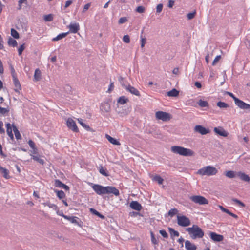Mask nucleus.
Instances as JSON below:
<instances>
[{"instance_id":"1","label":"nucleus","mask_w":250,"mask_h":250,"mask_svg":"<svg viewBox=\"0 0 250 250\" xmlns=\"http://www.w3.org/2000/svg\"><path fill=\"white\" fill-rule=\"evenodd\" d=\"M91 185L92 189L98 195L112 194L116 196H118L120 195L119 190L114 187H103L99 184H91Z\"/></svg>"},{"instance_id":"2","label":"nucleus","mask_w":250,"mask_h":250,"mask_svg":"<svg viewBox=\"0 0 250 250\" xmlns=\"http://www.w3.org/2000/svg\"><path fill=\"white\" fill-rule=\"evenodd\" d=\"M186 230L192 239H201L204 236L203 230L197 225H193L192 227L187 228Z\"/></svg>"},{"instance_id":"3","label":"nucleus","mask_w":250,"mask_h":250,"mask_svg":"<svg viewBox=\"0 0 250 250\" xmlns=\"http://www.w3.org/2000/svg\"><path fill=\"white\" fill-rule=\"evenodd\" d=\"M171 150L174 153L184 156H190L194 154L193 151L191 149L180 146H173L171 147Z\"/></svg>"},{"instance_id":"4","label":"nucleus","mask_w":250,"mask_h":250,"mask_svg":"<svg viewBox=\"0 0 250 250\" xmlns=\"http://www.w3.org/2000/svg\"><path fill=\"white\" fill-rule=\"evenodd\" d=\"M217 172L218 170L215 167L208 166L199 169L197 173L202 176L207 175L209 176L215 175Z\"/></svg>"},{"instance_id":"5","label":"nucleus","mask_w":250,"mask_h":250,"mask_svg":"<svg viewBox=\"0 0 250 250\" xmlns=\"http://www.w3.org/2000/svg\"><path fill=\"white\" fill-rule=\"evenodd\" d=\"M226 94L232 97L234 101L235 104L242 109H250V104H249L236 97L234 94L230 92H226Z\"/></svg>"},{"instance_id":"6","label":"nucleus","mask_w":250,"mask_h":250,"mask_svg":"<svg viewBox=\"0 0 250 250\" xmlns=\"http://www.w3.org/2000/svg\"><path fill=\"white\" fill-rule=\"evenodd\" d=\"M190 200L194 203L200 205L208 204V201L204 197L200 195H193L189 197Z\"/></svg>"},{"instance_id":"7","label":"nucleus","mask_w":250,"mask_h":250,"mask_svg":"<svg viewBox=\"0 0 250 250\" xmlns=\"http://www.w3.org/2000/svg\"><path fill=\"white\" fill-rule=\"evenodd\" d=\"M177 220L178 225L182 227H188L191 223L190 219L185 215H178Z\"/></svg>"},{"instance_id":"8","label":"nucleus","mask_w":250,"mask_h":250,"mask_svg":"<svg viewBox=\"0 0 250 250\" xmlns=\"http://www.w3.org/2000/svg\"><path fill=\"white\" fill-rule=\"evenodd\" d=\"M155 116L157 119L164 122L169 121L171 119V116L169 113L163 111L156 112Z\"/></svg>"},{"instance_id":"9","label":"nucleus","mask_w":250,"mask_h":250,"mask_svg":"<svg viewBox=\"0 0 250 250\" xmlns=\"http://www.w3.org/2000/svg\"><path fill=\"white\" fill-rule=\"evenodd\" d=\"M67 126L74 132H79V129L76 125L75 122L71 118H68L66 120Z\"/></svg>"},{"instance_id":"10","label":"nucleus","mask_w":250,"mask_h":250,"mask_svg":"<svg viewBox=\"0 0 250 250\" xmlns=\"http://www.w3.org/2000/svg\"><path fill=\"white\" fill-rule=\"evenodd\" d=\"M67 27L69 28V33H76L80 30V25L78 23H71Z\"/></svg>"},{"instance_id":"11","label":"nucleus","mask_w":250,"mask_h":250,"mask_svg":"<svg viewBox=\"0 0 250 250\" xmlns=\"http://www.w3.org/2000/svg\"><path fill=\"white\" fill-rule=\"evenodd\" d=\"M194 131L200 133L202 135L207 134L210 132L208 129L206 128L201 125H196L194 127Z\"/></svg>"},{"instance_id":"12","label":"nucleus","mask_w":250,"mask_h":250,"mask_svg":"<svg viewBox=\"0 0 250 250\" xmlns=\"http://www.w3.org/2000/svg\"><path fill=\"white\" fill-rule=\"evenodd\" d=\"M209 235L210 238L215 242H220L222 241L224 239L223 235L218 234L214 232H209Z\"/></svg>"},{"instance_id":"13","label":"nucleus","mask_w":250,"mask_h":250,"mask_svg":"<svg viewBox=\"0 0 250 250\" xmlns=\"http://www.w3.org/2000/svg\"><path fill=\"white\" fill-rule=\"evenodd\" d=\"M123 86H124V87L125 88V89L127 91L129 92L131 94L135 95L136 96H140V92L136 88L134 87L133 86H132L130 85H128L127 86H125V85H123Z\"/></svg>"},{"instance_id":"14","label":"nucleus","mask_w":250,"mask_h":250,"mask_svg":"<svg viewBox=\"0 0 250 250\" xmlns=\"http://www.w3.org/2000/svg\"><path fill=\"white\" fill-rule=\"evenodd\" d=\"M130 207L131 208L133 209L137 210V211H140L142 208V207L141 205L138 203L137 201H133L130 203Z\"/></svg>"},{"instance_id":"15","label":"nucleus","mask_w":250,"mask_h":250,"mask_svg":"<svg viewBox=\"0 0 250 250\" xmlns=\"http://www.w3.org/2000/svg\"><path fill=\"white\" fill-rule=\"evenodd\" d=\"M14 84L15 86L14 90L16 92L20 93V91L21 90V86L17 77L13 79Z\"/></svg>"},{"instance_id":"16","label":"nucleus","mask_w":250,"mask_h":250,"mask_svg":"<svg viewBox=\"0 0 250 250\" xmlns=\"http://www.w3.org/2000/svg\"><path fill=\"white\" fill-rule=\"evenodd\" d=\"M185 248L186 250H196L197 246L193 243H192L189 240H186L185 242Z\"/></svg>"},{"instance_id":"17","label":"nucleus","mask_w":250,"mask_h":250,"mask_svg":"<svg viewBox=\"0 0 250 250\" xmlns=\"http://www.w3.org/2000/svg\"><path fill=\"white\" fill-rule=\"evenodd\" d=\"M13 125H11L10 123H7L6 124V132L8 135V136L11 138V139H14V135L12 133L13 130Z\"/></svg>"},{"instance_id":"18","label":"nucleus","mask_w":250,"mask_h":250,"mask_svg":"<svg viewBox=\"0 0 250 250\" xmlns=\"http://www.w3.org/2000/svg\"><path fill=\"white\" fill-rule=\"evenodd\" d=\"M105 138L108 140V141L113 145L120 146L121 145V143L120 142L116 139L112 137L108 134L105 135Z\"/></svg>"},{"instance_id":"19","label":"nucleus","mask_w":250,"mask_h":250,"mask_svg":"<svg viewBox=\"0 0 250 250\" xmlns=\"http://www.w3.org/2000/svg\"><path fill=\"white\" fill-rule=\"evenodd\" d=\"M218 207L223 212L229 214V215L231 216L232 217H233V218H234L235 219L238 218V216L236 214H235L231 212L229 209L225 208L222 206L219 205Z\"/></svg>"},{"instance_id":"20","label":"nucleus","mask_w":250,"mask_h":250,"mask_svg":"<svg viewBox=\"0 0 250 250\" xmlns=\"http://www.w3.org/2000/svg\"><path fill=\"white\" fill-rule=\"evenodd\" d=\"M214 131L215 133H216L217 134H218L222 136L226 137L227 136V132L222 128H219L215 127L214 128Z\"/></svg>"},{"instance_id":"21","label":"nucleus","mask_w":250,"mask_h":250,"mask_svg":"<svg viewBox=\"0 0 250 250\" xmlns=\"http://www.w3.org/2000/svg\"><path fill=\"white\" fill-rule=\"evenodd\" d=\"M0 172L2 174L4 178L8 179L10 178L9 171L7 169L2 167L0 170Z\"/></svg>"},{"instance_id":"22","label":"nucleus","mask_w":250,"mask_h":250,"mask_svg":"<svg viewBox=\"0 0 250 250\" xmlns=\"http://www.w3.org/2000/svg\"><path fill=\"white\" fill-rule=\"evenodd\" d=\"M41 79V72L39 69H36L35 71L34 75V80L35 81H39Z\"/></svg>"},{"instance_id":"23","label":"nucleus","mask_w":250,"mask_h":250,"mask_svg":"<svg viewBox=\"0 0 250 250\" xmlns=\"http://www.w3.org/2000/svg\"><path fill=\"white\" fill-rule=\"evenodd\" d=\"M30 156H31L32 158L35 161L39 163L40 164L42 165H43L44 163V161L43 159H41L40 158V156L38 154L37 155L30 154Z\"/></svg>"},{"instance_id":"24","label":"nucleus","mask_w":250,"mask_h":250,"mask_svg":"<svg viewBox=\"0 0 250 250\" xmlns=\"http://www.w3.org/2000/svg\"><path fill=\"white\" fill-rule=\"evenodd\" d=\"M12 126H13V130L14 132L16 139L17 140L21 139V135L19 131L18 130V128H17V127L16 126H15L13 125Z\"/></svg>"},{"instance_id":"25","label":"nucleus","mask_w":250,"mask_h":250,"mask_svg":"<svg viewBox=\"0 0 250 250\" xmlns=\"http://www.w3.org/2000/svg\"><path fill=\"white\" fill-rule=\"evenodd\" d=\"M238 175L240 177V179L243 181L249 182L250 180L249 176L244 173L240 172L239 173Z\"/></svg>"},{"instance_id":"26","label":"nucleus","mask_w":250,"mask_h":250,"mask_svg":"<svg viewBox=\"0 0 250 250\" xmlns=\"http://www.w3.org/2000/svg\"><path fill=\"white\" fill-rule=\"evenodd\" d=\"M167 94L169 97H176L179 95V91L174 88L168 91Z\"/></svg>"},{"instance_id":"27","label":"nucleus","mask_w":250,"mask_h":250,"mask_svg":"<svg viewBox=\"0 0 250 250\" xmlns=\"http://www.w3.org/2000/svg\"><path fill=\"white\" fill-rule=\"evenodd\" d=\"M152 180L154 181L157 182L159 185L162 184L164 181V179L159 175L153 176Z\"/></svg>"},{"instance_id":"28","label":"nucleus","mask_w":250,"mask_h":250,"mask_svg":"<svg viewBox=\"0 0 250 250\" xmlns=\"http://www.w3.org/2000/svg\"><path fill=\"white\" fill-rule=\"evenodd\" d=\"M68 33H69V32L62 33L58 35H57L56 37L54 38L53 39L52 41H59V40L62 39L63 38L65 37Z\"/></svg>"},{"instance_id":"29","label":"nucleus","mask_w":250,"mask_h":250,"mask_svg":"<svg viewBox=\"0 0 250 250\" xmlns=\"http://www.w3.org/2000/svg\"><path fill=\"white\" fill-rule=\"evenodd\" d=\"M99 170V172L102 175L105 176H109V174L106 171V169L104 168L102 166H100Z\"/></svg>"},{"instance_id":"30","label":"nucleus","mask_w":250,"mask_h":250,"mask_svg":"<svg viewBox=\"0 0 250 250\" xmlns=\"http://www.w3.org/2000/svg\"><path fill=\"white\" fill-rule=\"evenodd\" d=\"M57 196L60 199H63L65 198V194L62 190L56 191Z\"/></svg>"},{"instance_id":"31","label":"nucleus","mask_w":250,"mask_h":250,"mask_svg":"<svg viewBox=\"0 0 250 250\" xmlns=\"http://www.w3.org/2000/svg\"><path fill=\"white\" fill-rule=\"evenodd\" d=\"M128 98H126L125 96H121L118 99V102L121 104H124L128 102Z\"/></svg>"},{"instance_id":"32","label":"nucleus","mask_w":250,"mask_h":250,"mask_svg":"<svg viewBox=\"0 0 250 250\" xmlns=\"http://www.w3.org/2000/svg\"><path fill=\"white\" fill-rule=\"evenodd\" d=\"M101 109L102 111L108 112L110 109V106L109 104L107 103L102 104V105H101Z\"/></svg>"},{"instance_id":"33","label":"nucleus","mask_w":250,"mask_h":250,"mask_svg":"<svg viewBox=\"0 0 250 250\" xmlns=\"http://www.w3.org/2000/svg\"><path fill=\"white\" fill-rule=\"evenodd\" d=\"M199 105L201 107H206L208 106V103L206 101L200 100L198 103Z\"/></svg>"},{"instance_id":"34","label":"nucleus","mask_w":250,"mask_h":250,"mask_svg":"<svg viewBox=\"0 0 250 250\" xmlns=\"http://www.w3.org/2000/svg\"><path fill=\"white\" fill-rule=\"evenodd\" d=\"M217 106L220 108H226L229 107V105L227 103L221 101L217 102Z\"/></svg>"},{"instance_id":"35","label":"nucleus","mask_w":250,"mask_h":250,"mask_svg":"<svg viewBox=\"0 0 250 250\" xmlns=\"http://www.w3.org/2000/svg\"><path fill=\"white\" fill-rule=\"evenodd\" d=\"M8 44L9 46L15 47L17 46L18 44L17 41L15 40L12 38H10L8 41Z\"/></svg>"},{"instance_id":"36","label":"nucleus","mask_w":250,"mask_h":250,"mask_svg":"<svg viewBox=\"0 0 250 250\" xmlns=\"http://www.w3.org/2000/svg\"><path fill=\"white\" fill-rule=\"evenodd\" d=\"M43 19L45 21H51L53 20V15L51 14L44 15Z\"/></svg>"},{"instance_id":"37","label":"nucleus","mask_w":250,"mask_h":250,"mask_svg":"<svg viewBox=\"0 0 250 250\" xmlns=\"http://www.w3.org/2000/svg\"><path fill=\"white\" fill-rule=\"evenodd\" d=\"M168 230L171 236L176 237L179 236V233L177 231L173 229L169 228Z\"/></svg>"},{"instance_id":"38","label":"nucleus","mask_w":250,"mask_h":250,"mask_svg":"<svg viewBox=\"0 0 250 250\" xmlns=\"http://www.w3.org/2000/svg\"><path fill=\"white\" fill-rule=\"evenodd\" d=\"M150 235L152 243L154 245H157L158 244V241L157 239L155 238V235L152 231L150 232Z\"/></svg>"},{"instance_id":"39","label":"nucleus","mask_w":250,"mask_h":250,"mask_svg":"<svg viewBox=\"0 0 250 250\" xmlns=\"http://www.w3.org/2000/svg\"><path fill=\"white\" fill-rule=\"evenodd\" d=\"M9 112V109L8 107L3 108L0 107V115H3Z\"/></svg>"},{"instance_id":"40","label":"nucleus","mask_w":250,"mask_h":250,"mask_svg":"<svg viewBox=\"0 0 250 250\" xmlns=\"http://www.w3.org/2000/svg\"><path fill=\"white\" fill-rule=\"evenodd\" d=\"M11 34L15 39H18L19 38L18 32L13 28L11 29Z\"/></svg>"},{"instance_id":"41","label":"nucleus","mask_w":250,"mask_h":250,"mask_svg":"<svg viewBox=\"0 0 250 250\" xmlns=\"http://www.w3.org/2000/svg\"><path fill=\"white\" fill-rule=\"evenodd\" d=\"M178 213V210L176 208H172L168 212L169 216L173 217Z\"/></svg>"},{"instance_id":"42","label":"nucleus","mask_w":250,"mask_h":250,"mask_svg":"<svg viewBox=\"0 0 250 250\" xmlns=\"http://www.w3.org/2000/svg\"><path fill=\"white\" fill-rule=\"evenodd\" d=\"M226 176L229 178H232L235 176V172L233 171H228L225 174Z\"/></svg>"},{"instance_id":"43","label":"nucleus","mask_w":250,"mask_h":250,"mask_svg":"<svg viewBox=\"0 0 250 250\" xmlns=\"http://www.w3.org/2000/svg\"><path fill=\"white\" fill-rule=\"evenodd\" d=\"M54 185L56 187L62 188L63 185V183H62L60 180L57 179L55 180Z\"/></svg>"},{"instance_id":"44","label":"nucleus","mask_w":250,"mask_h":250,"mask_svg":"<svg viewBox=\"0 0 250 250\" xmlns=\"http://www.w3.org/2000/svg\"><path fill=\"white\" fill-rule=\"evenodd\" d=\"M196 15V11L194 10L192 12L189 13L187 14V18L188 20H191L194 18Z\"/></svg>"},{"instance_id":"45","label":"nucleus","mask_w":250,"mask_h":250,"mask_svg":"<svg viewBox=\"0 0 250 250\" xmlns=\"http://www.w3.org/2000/svg\"><path fill=\"white\" fill-rule=\"evenodd\" d=\"M79 123L84 128H85L86 129H88L89 128V126L87 125H86L85 123H84L83 122V120L82 119H78Z\"/></svg>"},{"instance_id":"46","label":"nucleus","mask_w":250,"mask_h":250,"mask_svg":"<svg viewBox=\"0 0 250 250\" xmlns=\"http://www.w3.org/2000/svg\"><path fill=\"white\" fill-rule=\"evenodd\" d=\"M28 145L29 146H30V147L32 149H36V145L35 144V143L32 140H29L28 141Z\"/></svg>"},{"instance_id":"47","label":"nucleus","mask_w":250,"mask_h":250,"mask_svg":"<svg viewBox=\"0 0 250 250\" xmlns=\"http://www.w3.org/2000/svg\"><path fill=\"white\" fill-rule=\"evenodd\" d=\"M126 21H127V19L126 17H121L119 20L118 23L119 24H121L126 22Z\"/></svg>"},{"instance_id":"48","label":"nucleus","mask_w":250,"mask_h":250,"mask_svg":"<svg viewBox=\"0 0 250 250\" xmlns=\"http://www.w3.org/2000/svg\"><path fill=\"white\" fill-rule=\"evenodd\" d=\"M25 49L24 44H22V45H20V47L18 48V54L19 55H21L23 51Z\"/></svg>"},{"instance_id":"49","label":"nucleus","mask_w":250,"mask_h":250,"mask_svg":"<svg viewBox=\"0 0 250 250\" xmlns=\"http://www.w3.org/2000/svg\"><path fill=\"white\" fill-rule=\"evenodd\" d=\"M145 7L142 6H139L137 7L136 10L137 12L142 13L145 12Z\"/></svg>"},{"instance_id":"50","label":"nucleus","mask_w":250,"mask_h":250,"mask_svg":"<svg viewBox=\"0 0 250 250\" xmlns=\"http://www.w3.org/2000/svg\"><path fill=\"white\" fill-rule=\"evenodd\" d=\"M232 201L235 202V203L237 204L238 205H239V206H240L241 207H245V204L242 203L241 201H240V200L237 199H232Z\"/></svg>"},{"instance_id":"51","label":"nucleus","mask_w":250,"mask_h":250,"mask_svg":"<svg viewBox=\"0 0 250 250\" xmlns=\"http://www.w3.org/2000/svg\"><path fill=\"white\" fill-rule=\"evenodd\" d=\"M10 70H11V75H12V79H14L15 78H17V74L16 73V72H15V70L14 68V67L11 66V67H10Z\"/></svg>"},{"instance_id":"52","label":"nucleus","mask_w":250,"mask_h":250,"mask_svg":"<svg viewBox=\"0 0 250 250\" xmlns=\"http://www.w3.org/2000/svg\"><path fill=\"white\" fill-rule=\"evenodd\" d=\"M123 40L125 43H129L130 42L129 36L127 35L124 36Z\"/></svg>"},{"instance_id":"53","label":"nucleus","mask_w":250,"mask_h":250,"mask_svg":"<svg viewBox=\"0 0 250 250\" xmlns=\"http://www.w3.org/2000/svg\"><path fill=\"white\" fill-rule=\"evenodd\" d=\"M221 59V56L220 55H218L217 56L215 59H214L213 62H212V65H215L216 63L220 60V59Z\"/></svg>"},{"instance_id":"54","label":"nucleus","mask_w":250,"mask_h":250,"mask_svg":"<svg viewBox=\"0 0 250 250\" xmlns=\"http://www.w3.org/2000/svg\"><path fill=\"white\" fill-rule=\"evenodd\" d=\"M3 123L1 121H0V133L1 134L5 133V130L3 127Z\"/></svg>"},{"instance_id":"55","label":"nucleus","mask_w":250,"mask_h":250,"mask_svg":"<svg viewBox=\"0 0 250 250\" xmlns=\"http://www.w3.org/2000/svg\"><path fill=\"white\" fill-rule=\"evenodd\" d=\"M163 4H159L156 7V12L157 13H160L163 9Z\"/></svg>"},{"instance_id":"56","label":"nucleus","mask_w":250,"mask_h":250,"mask_svg":"<svg viewBox=\"0 0 250 250\" xmlns=\"http://www.w3.org/2000/svg\"><path fill=\"white\" fill-rule=\"evenodd\" d=\"M160 233L164 238H167L168 237V235H167V232L165 230H160Z\"/></svg>"},{"instance_id":"57","label":"nucleus","mask_w":250,"mask_h":250,"mask_svg":"<svg viewBox=\"0 0 250 250\" xmlns=\"http://www.w3.org/2000/svg\"><path fill=\"white\" fill-rule=\"evenodd\" d=\"M141 47L143 48L145 46V44L146 43V39L145 38H143L141 36Z\"/></svg>"},{"instance_id":"58","label":"nucleus","mask_w":250,"mask_h":250,"mask_svg":"<svg viewBox=\"0 0 250 250\" xmlns=\"http://www.w3.org/2000/svg\"><path fill=\"white\" fill-rule=\"evenodd\" d=\"M114 87V83L113 82H111L109 86L107 92L109 93L111 92L113 90Z\"/></svg>"},{"instance_id":"59","label":"nucleus","mask_w":250,"mask_h":250,"mask_svg":"<svg viewBox=\"0 0 250 250\" xmlns=\"http://www.w3.org/2000/svg\"><path fill=\"white\" fill-rule=\"evenodd\" d=\"M4 49V46L3 44V39L1 36L0 35V49L2 50Z\"/></svg>"},{"instance_id":"60","label":"nucleus","mask_w":250,"mask_h":250,"mask_svg":"<svg viewBox=\"0 0 250 250\" xmlns=\"http://www.w3.org/2000/svg\"><path fill=\"white\" fill-rule=\"evenodd\" d=\"M90 211L97 216L100 215V213L95 209L90 208Z\"/></svg>"},{"instance_id":"61","label":"nucleus","mask_w":250,"mask_h":250,"mask_svg":"<svg viewBox=\"0 0 250 250\" xmlns=\"http://www.w3.org/2000/svg\"><path fill=\"white\" fill-rule=\"evenodd\" d=\"M90 6V3H87L85 4L83 7V12H84L87 10Z\"/></svg>"},{"instance_id":"62","label":"nucleus","mask_w":250,"mask_h":250,"mask_svg":"<svg viewBox=\"0 0 250 250\" xmlns=\"http://www.w3.org/2000/svg\"><path fill=\"white\" fill-rule=\"evenodd\" d=\"M195 86H196L198 88H201L202 87L201 83L199 82H196L195 83Z\"/></svg>"},{"instance_id":"63","label":"nucleus","mask_w":250,"mask_h":250,"mask_svg":"<svg viewBox=\"0 0 250 250\" xmlns=\"http://www.w3.org/2000/svg\"><path fill=\"white\" fill-rule=\"evenodd\" d=\"M62 188L66 190H69V187L68 186H67L66 185H65L64 184H63V185L62 186Z\"/></svg>"},{"instance_id":"64","label":"nucleus","mask_w":250,"mask_h":250,"mask_svg":"<svg viewBox=\"0 0 250 250\" xmlns=\"http://www.w3.org/2000/svg\"><path fill=\"white\" fill-rule=\"evenodd\" d=\"M174 1H169V3H168V7H170V8L172 7V6L174 5Z\"/></svg>"}]
</instances>
